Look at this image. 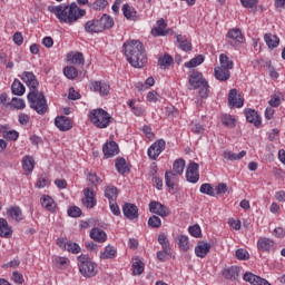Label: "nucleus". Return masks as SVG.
<instances>
[{
    "instance_id": "774afa93",
    "label": "nucleus",
    "mask_w": 285,
    "mask_h": 285,
    "mask_svg": "<svg viewBox=\"0 0 285 285\" xmlns=\"http://www.w3.org/2000/svg\"><path fill=\"white\" fill-rule=\"evenodd\" d=\"M272 234L274 235V237H277L278 239H284L285 229L284 227H276Z\"/></svg>"
},
{
    "instance_id": "09e8293b",
    "label": "nucleus",
    "mask_w": 285,
    "mask_h": 285,
    "mask_svg": "<svg viewBox=\"0 0 285 285\" xmlns=\"http://www.w3.org/2000/svg\"><path fill=\"white\" fill-rule=\"evenodd\" d=\"M148 226H149L150 228H161V218H159V217L156 216V215L149 217V219H148Z\"/></svg>"
},
{
    "instance_id": "f03ea898",
    "label": "nucleus",
    "mask_w": 285,
    "mask_h": 285,
    "mask_svg": "<svg viewBox=\"0 0 285 285\" xmlns=\"http://www.w3.org/2000/svg\"><path fill=\"white\" fill-rule=\"evenodd\" d=\"M48 11L58 19L59 23H67L73 26L79 19L86 17V10L79 8L77 2L70 4L49 6Z\"/></svg>"
},
{
    "instance_id": "864d4df0",
    "label": "nucleus",
    "mask_w": 285,
    "mask_h": 285,
    "mask_svg": "<svg viewBox=\"0 0 285 285\" xmlns=\"http://www.w3.org/2000/svg\"><path fill=\"white\" fill-rule=\"evenodd\" d=\"M188 232L191 237H202V227H199V225L189 226Z\"/></svg>"
},
{
    "instance_id": "4c0bfd02",
    "label": "nucleus",
    "mask_w": 285,
    "mask_h": 285,
    "mask_svg": "<svg viewBox=\"0 0 285 285\" xmlns=\"http://www.w3.org/2000/svg\"><path fill=\"white\" fill-rule=\"evenodd\" d=\"M173 58L170 55L166 53L165 56L158 59V65L160 66L161 70H168L170 66H173Z\"/></svg>"
},
{
    "instance_id": "dca6fc26",
    "label": "nucleus",
    "mask_w": 285,
    "mask_h": 285,
    "mask_svg": "<svg viewBox=\"0 0 285 285\" xmlns=\"http://www.w3.org/2000/svg\"><path fill=\"white\" fill-rule=\"evenodd\" d=\"M102 153L107 159L115 157V155H119V145L116 141L106 142L102 146Z\"/></svg>"
},
{
    "instance_id": "9d476101",
    "label": "nucleus",
    "mask_w": 285,
    "mask_h": 285,
    "mask_svg": "<svg viewBox=\"0 0 285 285\" xmlns=\"http://www.w3.org/2000/svg\"><path fill=\"white\" fill-rule=\"evenodd\" d=\"M228 106L229 108H242L244 106V98H242L237 89L229 90Z\"/></svg>"
},
{
    "instance_id": "a19ab883",
    "label": "nucleus",
    "mask_w": 285,
    "mask_h": 285,
    "mask_svg": "<svg viewBox=\"0 0 285 285\" xmlns=\"http://www.w3.org/2000/svg\"><path fill=\"white\" fill-rule=\"evenodd\" d=\"M196 90H198V96L200 99H208V95H210V86L208 85V81H205L199 87H196Z\"/></svg>"
},
{
    "instance_id": "6ab92c4d",
    "label": "nucleus",
    "mask_w": 285,
    "mask_h": 285,
    "mask_svg": "<svg viewBox=\"0 0 285 285\" xmlns=\"http://www.w3.org/2000/svg\"><path fill=\"white\" fill-rule=\"evenodd\" d=\"M166 28H168V23L166 22V20H164V18H160L157 21V26L151 29L153 37H166V35H168Z\"/></svg>"
},
{
    "instance_id": "473e14b6",
    "label": "nucleus",
    "mask_w": 285,
    "mask_h": 285,
    "mask_svg": "<svg viewBox=\"0 0 285 285\" xmlns=\"http://www.w3.org/2000/svg\"><path fill=\"white\" fill-rule=\"evenodd\" d=\"M265 43L268 48L273 50V48H277L279 46V38L273 33H266L264 36Z\"/></svg>"
},
{
    "instance_id": "7ed1b4c3",
    "label": "nucleus",
    "mask_w": 285,
    "mask_h": 285,
    "mask_svg": "<svg viewBox=\"0 0 285 285\" xmlns=\"http://www.w3.org/2000/svg\"><path fill=\"white\" fill-rule=\"evenodd\" d=\"M122 48L125 57L132 68H145L146 63H148V56L141 41L128 40Z\"/></svg>"
},
{
    "instance_id": "a878e982",
    "label": "nucleus",
    "mask_w": 285,
    "mask_h": 285,
    "mask_svg": "<svg viewBox=\"0 0 285 285\" xmlns=\"http://www.w3.org/2000/svg\"><path fill=\"white\" fill-rule=\"evenodd\" d=\"M98 23L100 24L104 32V30H110V28L115 26V20L112 19V17L105 13L101 16L100 19H98Z\"/></svg>"
},
{
    "instance_id": "2eb2a0df",
    "label": "nucleus",
    "mask_w": 285,
    "mask_h": 285,
    "mask_svg": "<svg viewBox=\"0 0 285 285\" xmlns=\"http://www.w3.org/2000/svg\"><path fill=\"white\" fill-rule=\"evenodd\" d=\"M210 248H213V245H210V243H206L204 240L198 242L197 246L195 247L196 257H200V259H204V257H206V255L210 253Z\"/></svg>"
},
{
    "instance_id": "37998d69",
    "label": "nucleus",
    "mask_w": 285,
    "mask_h": 285,
    "mask_svg": "<svg viewBox=\"0 0 285 285\" xmlns=\"http://www.w3.org/2000/svg\"><path fill=\"white\" fill-rule=\"evenodd\" d=\"M178 246L180 250H184L185 253L190 250V243L188 242V236L186 235L178 236Z\"/></svg>"
},
{
    "instance_id": "1a4fd4ad",
    "label": "nucleus",
    "mask_w": 285,
    "mask_h": 285,
    "mask_svg": "<svg viewBox=\"0 0 285 285\" xmlns=\"http://www.w3.org/2000/svg\"><path fill=\"white\" fill-rule=\"evenodd\" d=\"M186 179L190 184H197L199 181V165L197 163H189L186 170Z\"/></svg>"
},
{
    "instance_id": "72a5a7b5",
    "label": "nucleus",
    "mask_w": 285,
    "mask_h": 285,
    "mask_svg": "<svg viewBox=\"0 0 285 285\" xmlns=\"http://www.w3.org/2000/svg\"><path fill=\"white\" fill-rule=\"evenodd\" d=\"M219 61H220V68H223V70H233L234 68V62L233 60H230V58H228V56L226 53H222L219 56Z\"/></svg>"
},
{
    "instance_id": "cd10ccee",
    "label": "nucleus",
    "mask_w": 285,
    "mask_h": 285,
    "mask_svg": "<svg viewBox=\"0 0 285 285\" xmlns=\"http://www.w3.org/2000/svg\"><path fill=\"white\" fill-rule=\"evenodd\" d=\"M41 206L42 208H46V210H49L52 213L55 208H57V204L55 203V199L48 195H43L41 197Z\"/></svg>"
},
{
    "instance_id": "338daca9",
    "label": "nucleus",
    "mask_w": 285,
    "mask_h": 285,
    "mask_svg": "<svg viewBox=\"0 0 285 285\" xmlns=\"http://www.w3.org/2000/svg\"><path fill=\"white\" fill-rule=\"evenodd\" d=\"M236 257H237V259L246 261L249 257L248 252L244 248H239L236 250Z\"/></svg>"
},
{
    "instance_id": "0e129e2a",
    "label": "nucleus",
    "mask_w": 285,
    "mask_h": 285,
    "mask_svg": "<svg viewBox=\"0 0 285 285\" xmlns=\"http://www.w3.org/2000/svg\"><path fill=\"white\" fill-rule=\"evenodd\" d=\"M18 121L20 126H28L30 124V116H28V114H20L18 116Z\"/></svg>"
},
{
    "instance_id": "c9c22d12",
    "label": "nucleus",
    "mask_w": 285,
    "mask_h": 285,
    "mask_svg": "<svg viewBox=\"0 0 285 285\" xmlns=\"http://www.w3.org/2000/svg\"><path fill=\"white\" fill-rule=\"evenodd\" d=\"M184 168H186V160L178 158L174 161L173 171L175 175H184Z\"/></svg>"
},
{
    "instance_id": "bf43d9fd",
    "label": "nucleus",
    "mask_w": 285,
    "mask_h": 285,
    "mask_svg": "<svg viewBox=\"0 0 285 285\" xmlns=\"http://www.w3.org/2000/svg\"><path fill=\"white\" fill-rule=\"evenodd\" d=\"M108 6V0H96L92 4L94 10H105Z\"/></svg>"
},
{
    "instance_id": "b1692460",
    "label": "nucleus",
    "mask_w": 285,
    "mask_h": 285,
    "mask_svg": "<svg viewBox=\"0 0 285 285\" xmlns=\"http://www.w3.org/2000/svg\"><path fill=\"white\" fill-rule=\"evenodd\" d=\"M227 39H233V41H235V46L244 43V35H242L240 29H229L227 32Z\"/></svg>"
},
{
    "instance_id": "8fccbe9b",
    "label": "nucleus",
    "mask_w": 285,
    "mask_h": 285,
    "mask_svg": "<svg viewBox=\"0 0 285 285\" xmlns=\"http://www.w3.org/2000/svg\"><path fill=\"white\" fill-rule=\"evenodd\" d=\"M87 181H89V183L91 184V186L97 187V186H99V184H101V181H104V180H101V179L99 178V176H97L96 173H89L88 176H87Z\"/></svg>"
},
{
    "instance_id": "e433bc0d",
    "label": "nucleus",
    "mask_w": 285,
    "mask_h": 285,
    "mask_svg": "<svg viewBox=\"0 0 285 285\" xmlns=\"http://www.w3.org/2000/svg\"><path fill=\"white\" fill-rule=\"evenodd\" d=\"M105 197L110 202H117L118 193L117 187L109 185L105 187Z\"/></svg>"
},
{
    "instance_id": "5fc2aeb1",
    "label": "nucleus",
    "mask_w": 285,
    "mask_h": 285,
    "mask_svg": "<svg viewBox=\"0 0 285 285\" xmlns=\"http://www.w3.org/2000/svg\"><path fill=\"white\" fill-rule=\"evenodd\" d=\"M48 184H50V181L48 180V176L46 175H40L38 177V180L36 183V187L37 188H46V186H48Z\"/></svg>"
},
{
    "instance_id": "aec40b11",
    "label": "nucleus",
    "mask_w": 285,
    "mask_h": 285,
    "mask_svg": "<svg viewBox=\"0 0 285 285\" xmlns=\"http://www.w3.org/2000/svg\"><path fill=\"white\" fill-rule=\"evenodd\" d=\"M89 235H90V238L94 239V242H98V244H104V242L108 239V235L106 234V232H104V229L98 227H94L90 230Z\"/></svg>"
},
{
    "instance_id": "49530a36",
    "label": "nucleus",
    "mask_w": 285,
    "mask_h": 285,
    "mask_svg": "<svg viewBox=\"0 0 285 285\" xmlns=\"http://www.w3.org/2000/svg\"><path fill=\"white\" fill-rule=\"evenodd\" d=\"M243 8H248L249 10H257V3H259V0H240Z\"/></svg>"
},
{
    "instance_id": "423d86ee",
    "label": "nucleus",
    "mask_w": 285,
    "mask_h": 285,
    "mask_svg": "<svg viewBox=\"0 0 285 285\" xmlns=\"http://www.w3.org/2000/svg\"><path fill=\"white\" fill-rule=\"evenodd\" d=\"M149 213L159 215V217H168V215H170V209L166 205L157 200H153L149 203Z\"/></svg>"
},
{
    "instance_id": "412c9836",
    "label": "nucleus",
    "mask_w": 285,
    "mask_h": 285,
    "mask_svg": "<svg viewBox=\"0 0 285 285\" xmlns=\"http://www.w3.org/2000/svg\"><path fill=\"white\" fill-rule=\"evenodd\" d=\"M245 117L249 124H254V126L259 127L262 126V118H259V115L255 109H245Z\"/></svg>"
},
{
    "instance_id": "58836bf2",
    "label": "nucleus",
    "mask_w": 285,
    "mask_h": 285,
    "mask_svg": "<svg viewBox=\"0 0 285 285\" xmlns=\"http://www.w3.org/2000/svg\"><path fill=\"white\" fill-rule=\"evenodd\" d=\"M22 168L26 173H28L30 175V173H32V170H35V158H32L30 156H26L22 159Z\"/></svg>"
},
{
    "instance_id": "a18cd8bd",
    "label": "nucleus",
    "mask_w": 285,
    "mask_h": 285,
    "mask_svg": "<svg viewBox=\"0 0 285 285\" xmlns=\"http://www.w3.org/2000/svg\"><path fill=\"white\" fill-rule=\"evenodd\" d=\"M199 190L203 195H209V197H215V189L213 188V185L208 183L203 184Z\"/></svg>"
},
{
    "instance_id": "f8f14e48",
    "label": "nucleus",
    "mask_w": 285,
    "mask_h": 285,
    "mask_svg": "<svg viewBox=\"0 0 285 285\" xmlns=\"http://www.w3.org/2000/svg\"><path fill=\"white\" fill-rule=\"evenodd\" d=\"M90 89L94 90V92H99L101 97H107L110 92V85L106 81H91Z\"/></svg>"
},
{
    "instance_id": "6e6d98bb",
    "label": "nucleus",
    "mask_w": 285,
    "mask_h": 285,
    "mask_svg": "<svg viewBox=\"0 0 285 285\" xmlns=\"http://www.w3.org/2000/svg\"><path fill=\"white\" fill-rule=\"evenodd\" d=\"M158 244H160L161 248H170V242H168V236L166 234L158 235Z\"/></svg>"
},
{
    "instance_id": "c756f323",
    "label": "nucleus",
    "mask_w": 285,
    "mask_h": 285,
    "mask_svg": "<svg viewBox=\"0 0 285 285\" xmlns=\"http://www.w3.org/2000/svg\"><path fill=\"white\" fill-rule=\"evenodd\" d=\"M176 39L180 50H184V52H190V50H193V45L184 36L178 35L176 36Z\"/></svg>"
},
{
    "instance_id": "e2e57ef3",
    "label": "nucleus",
    "mask_w": 285,
    "mask_h": 285,
    "mask_svg": "<svg viewBox=\"0 0 285 285\" xmlns=\"http://www.w3.org/2000/svg\"><path fill=\"white\" fill-rule=\"evenodd\" d=\"M12 282H14V284H23L24 279H23V274L19 273V272H13L12 276H11Z\"/></svg>"
},
{
    "instance_id": "4468645a",
    "label": "nucleus",
    "mask_w": 285,
    "mask_h": 285,
    "mask_svg": "<svg viewBox=\"0 0 285 285\" xmlns=\"http://www.w3.org/2000/svg\"><path fill=\"white\" fill-rule=\"evenodd\" d=\"M122 213L127 219H137L139 217V208L135 204L126 203L122 206Z\"/></svg>"
},
{
    "instance_id": "4be33fe9",
    "label": "nucleus",
    "mask_w": 285,
    "mask_h": 285,
    "mask_svg": "<svg viewBox=\"0 0 285 285\" xmlns=\"http://www.w3.org/2000/svg\"><path fill=\"white\" fill-rule=\"evenodd\" d=\"M85 31L89 35H95L98 32H102L101 24L99 23V20H89L85 23Z\"/></svg>"
},
{
    "instance_id": "de8ad7c7",
    "label": "nucleus",
    "mask_w": 285,
    "mask_h": 285,
    "mask_svg": "<svg viewBox=\"0 0 285 285\" xmlns=\"http://www.w3.org/2000/svg\"><path fill=\"white\" fill-rule=\"evenodd\" d=\"M222 124L227 128H235V117L232 115H225L222 117Z\"/></svg>"
},
{
    "instance_id": "a211bd4d",
    "label": "nucleus",
    "mask_w": 285,
    "mask_h": 285,
    "mask_svg": "<svg viewBox=\"0 0 285 285\" xmlns=\"http://www.w3.org/2000/svg\"><path fill=\"white\" fill-rule=\"evenodd\" d=\"M55 126H57L62 132H66L72 128V121L66 116H58L55 119Z\"/></svg>"
},
{
    "instance_id": "052dcab7",
    "label": "nucleus",
    "mask_w": 285,
    "mask_h": 285,
    "mask_svg": "<svg viewBox=\"0 0 285 285\" xmlns=\"http://www.w3.org/2000/svg\"><path fill=\"white\" fill-rule=\"evenodd\" d=\"M55 264L63 267V266H68V264H70V259L66 258V257H61V256H56L53 259Z\"/></svg>"
},
{
    "instance_id": "680f3d73",
    "label": "nucleus",
    "mask_w": 285,
    "mask_h": 285,
    "mask_svg": "<svg viewBox=\"0 0 285 285\" xmlns=\"http://www.w3.org/2000/svg\"><path fill=\"white\" fill-rule=\"evenodd\" d=\"M68 215H69V217H81V208H79L77 206H71L68 209Z\"/></svg>"
},
{
    "instance_id": "ddd939ff",
    "label": "nucleus",
    "mask_w": 285,
    "mask_h": 285,
    "mask_svg": "<svg viewBox=\"0 0 285 285\" xmlns=\"http://www.w3.org/2000/svg\"><path fill=\"white\" fill-rule=\"evenodd\" d=\"M79 271L83 277H95V275H97V265L89 261L88 263L80 265Z\"/></svg>"
},
{
    "instance_id": "9b49d317",
    "label": "nucleus",
    "mask_w": 285,
    "mask_h": 285,
    "mask_svg": "<svg viewBox=\"0 0 285 285\" xmlns=\"http://www.w3.org/2000/svg\"><path fill=\"white\" fill-rule=\"evenodd\" d=\"M257 248L262 253H275V240L267 237H261L257 240Z\"/></svg>"
},
{
    "instance_id": "39448f33",
    "label": "nucleus",
    "mask_w": 285,
    "mask_h": 285,
    "mask_svg": "<svg viewBox=\"0 0 285 285\" xmlns=\"http://www.w3.org/2000/svg\"><path fill=\"white\" fill-rule=\"evenodd\" d=\"M164 150H166V140L159 139L148 148L147 155L149 159L156 161Z\"/></svg>"
},
{
    "instance_id": "13d9d810",
    "label": "nucleus",
    "mask_w": 285,
    "mask_h": 285,
    "mask_svg": "<svg viewBox=\"0 0 285 285\" xmlns=\"http://www.w3.org/2000/svg\"><path fill=\"white\" fill-rule=\"evenodd\" d=\"M170 255V247H163V250L157 252V259L166 262V256Z\"/></svg>"
},
{
    "instance_id": "393cba45",
    "label": "nucleus",
    "mask_w": 285,
    "mask_h": 285,
    "mask_svg": "<svg viewBox=\"0 0 285 285\" xmlns=\"http://www.w3.org/2000/svg\"><path fill=\"white\" fill-rule=\"evenodd\" d=\"M223 277H225V279H230L232 282H235V279L239 278V267L232 266L227 269H224Z\"/></svg>"
},
{
    "instance_id": "5701e85b",
    "label": "nucleus",
    "mask_w": 285,
    "mask_h": 285,
    "mask_svg": "<svg viewBox=\"0 0 285 285\" xmlns=\"http://www.w3.org/2000/svg\"><path fill=\"white\" fill-rule=\"evenodd\" d=\"M67 61L69 63H72L73 66H83V53L77 51V52H70L67 55Z\"/></svg>"
},
{
    "instance_id": "ea45409f",
    "label": "nucleus",
    "mask_w": 285,
    "mask_h": 285,
    "mask_svg": "<svg viewBox=\"0 0 285 285\" xmlns=\"http://www.w3.org/2000/svg\"><path fill=\"white\" fill-rule=\"evenodd\" d=\"M116 170L120 175H126V173H128L130 170V168H128V164L126 163L125 158H117L116 159Z\"/></svg>"
},
{
    "instance_id": "0eeeda50",
    "label": "nucleus",
    "mask_w": 285,
    "mask_h": 285,
    "mask_svg": "<svg viewBox=\"0 0 285 285\" xmlns=\"http://www.w3.org/2000/svg\"><path fill=\"white\" fill-rule=\"evenodd\" d=\"M83 195L82 205L85 208H95V206H97V193H95L92 188L87 187L83 190Z\"/></svg>"
},
{
    "instance_id": "603ef678",
    "label": "nucleus",
    "mask_w": 285,
    "mask_h": 285,
    "mask_svg": "<svg viewBox=\"0 0 285 285\" xmlns=\"http://www.w3.org/2000/svg\"><path fill=\"white\" fill-rule=\"evenodd\" d=\"M3 138L9 139V141H17V139H19V131L17 130L4 131Z\"/></svg>"
},
{
    "instance_id": "2f4dec72",
    "label": "nucleus",
    "mask_w": 285,
    "mask_h": 285,
    "mask_svg": "<svg viewBox=\"0 0 285 285\" xmlns=\"http://www.w3.org/2000/svg\"><path fill=\"white\" fill-rule=\"evenodd\" d=\"M223 157L224 159H227V161H238L239 159H244V157H246V150H243L239 154L224 151Z\"/></svg>"
},
{
    "instance_id": "79ce46f5",
    "label": "nucleus",
    "mask_w": 285,
    "mask_h": 285,
    "mask_svg": "<svg viewBox=\"0 0 285 285\" xmlns=\"http://www.w3.org/2000/svg\"><path fill=\"white\" fill-rule=\"evenodd\" d=\"M11 90H12V94L17 95L18 97H21L22 95L26 94V87L19 80L13 81L11 86Z\"/></svg>"
},
{
    "instance_id": "4d7b16f0",
    "label": "nucleus",
    "mask_w": 285,
    "mask_h": 285,
    "mask_svg": "<svg viewBox=\"0 0 285 285\" xmlns=\"http://www.w3.org/2000/svg\"><path fill=\"white\" fill-rule=\"evenodd\" d=\"M11 106L17 108V110H23V108H26V102L21 98H12Z\"/></svg>"
},
{
    "instance_id": "c85d7f7f",
    "label": "nucleus",
    "mask_w": 285,
    "mask_h": 285,
    "mask_svg": "<svg viewBox=\"0 0 285 285\" xmlns=\"http://www.w3.org/2000/svg\"><path fill=\"white\" fill-rule=\"evenodd\" d=\"M179 175L175 174L173 170H167L165 173V184L167 188H175V183L177 181Z\"/></svg>"
},
{
    "instance_id": "f3484780",
    "label": "nucleus",
    "mask_w": 285,
    "mask_h": 285,
    "mask_svg": "<svg viewBox=\"0 0 285 285\" xmlns=\"http://www.w3.org/2000/svg\"><path fill=\"white\" fill-rule=\"evenodd\" d=\"M206 83V79L199 72H193L189 76V90H197L202 85Z\"/></svg>"
},
{
    "instance_id": "bb28decb",
    "label": "nucleus",
    "mask_w": 285,
    "mask_h": 285,
    "mask_svg": "<svg viewBox=\"0 0 285 285\" xmlns=\"http://www.w3.org/2000/svg\"><path fill=\"white\" fill-rule=\"evenodd\" d=\"M0 237H6L7 239L12 237V228L4 218H0Z\"/></svg>"
},
{
    "instance_id": "3c124183",
    "label": "nucleus",
    "mask_w": 285,
    "mask_h": 285,
    "mask_svg": "<svg viewBox=\"0 0 285 285\" xmlns=\"http://www.w3.org/2000/svg\"><path fill=\"white\" fill-rule=\"evenodd\" d=\"M134 275H141L144 273V263L138 258L135 259L132 264Z\"/></svg>"
},
{
    "instance_id": "7c9ffc66",
    "label": "nucleus",
    "mask_w": 285,
    "mask_h": 285,
    "mask_svg": "<svg viewBox=\"0 0 285 285\" xmlns=\"http://www.w3.org/2000/svg\"><path fill=\"white\" fill-rule=\"evenodd\" d=\"M115 257H117V249L111 245H107L100 253V259H115Z\"/></svg>"
},
{
    "instance_id": "f704fd0d",
    "label": "nucleus",
    "mask_w": 285,
    "mask_h": 285,
    "mask_svg": "<svg viewBox=\"0 0 285 285\" xmlns=\"http://www.w3.org/2000/svg\"><path fill=\"white\" fill-rule=\"evenodd\" d=\"M122 14L129 21H135L137 19V11H135L128 3L122 6Z\"/></svg>"
},
{
    "instance_id": "69168bd1",
    "label": "nucleus",
    "mask_w": 285,
    "mask_h": 285,
    "mask_svg": "<svg viewBox=\"0 0 285 285\" xmlns=\"http://www.w3.org/2000/svg\"><path fill=\"white\" fill-rule=\"evenodd\" d=\"M269 106L272 108H278V106H281L282 104V98H279V96H272V98L268 101Z\"/></svg>"
},
{
    "instance_id": "f257e3e1",
    "label": "nucleus",
    "mask_w": 285,
    "mask_h": 285,
    "mask_svg": "<svg viewBox=\"0 0 285 285\" xmlns=\"http://www.w3.org/2000/svg\"><path fill=\"white\" fill-rule=\"evenodd\" d=\"M21 79L28 88H30V92L27 96L30 108H32V110L38 115H46L48 112V100H46L43 92H39V90H37L39 87L37 76L32 72H23Z\"/></svg>"
},
{
    "instance_id": "6e6552de",
    "label": "nucleus",
    "mask_w": 285,
    "mask_h": 285,
    "mask_svg": "<svg viewBox=\"0 0 285 285\" xmlns=\"http://www.w3.org/2000/svg\"><path fill=\"white\" fill-rule=\"evenodd\" d=\"M57 245L59 246V248H63L65 250H68V253H72L73 255H79V253H81V247L79 246V244L71 240L67 242L63 238H58Z\"/></svg>"
},
{
    "instance_id": "20e7f679",
    "label": "nucleus",
    "mask_w": 285,
    "mask_h": 285,
    "mask_svg": "<svg viewBox=\"0 0 285 285\" xmlns=\"http://www.w3.org/2000/svg\"><path fill=\"white\" fill-rule=\"evenodd\" d=\"M89 119L96 128H108L112 124V118L108 111L102 108L94 109L90 111Z\"/></svg>"
},
{
    "instance_id": "c03bdc74",
    "label": "nucleus",
    "mask_w": 285,
    "mask_h": 285,
    "mask_svg": "<svg viewBox=\"0 0 285 285\" xmlns=\"http://www.w3.org/2000/svg\"><path fill=\"white\" fill-rule=\"evenodd\" d=\"M7 214L9 217H12L13 219H16V222H21V208L20 207H11L7 210Z\"/></svg>"
}]
</instances>
